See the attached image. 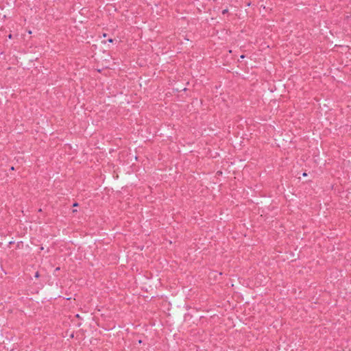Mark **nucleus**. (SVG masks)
<instances>
[{
  "mask_svg": "<svg viewBox=\"0 0 351 351\" xmlns=\"http://www.w3.org/2000/svg\"><path fill=\"white\" fill-rule=\"evenodd\" d=\"M227 12H228V10H227V9L223 10L222 11V14H226V13H227Z\"/></svg>",
  "mask_w": 351,
  "mask_h": 351,
  "instance_id": "nucleus-1",
  "label": "nucleus"
},
{
  "mask_svg": "<svg viewBox=\"0 0 351 351\" xmlns=\"http://www.w3.org/2000/svg\"><path fill=\"white\" fill-rule=\"evenodd\" d=\"M77 206V203H75V204H73V206Z\"/></svg>",
  "mask_w": 351,
  "mask_h": 351,
  "instance_id": "nucleus-5",
  "label": "nucleus"
},
{
  "mask_svg": "<svg viewBox=\"0 0 351 351\" xmlns=\"http://www.w3.org/2000/svg\"><path fill=\"white\" fill-rule=\"evenodd\" d=\"M35 277H36V278H38V277H39V273H38V271H37V272H36V274H35Z\"/></svg>",
  "mask_w": 351,
  "mask_h": 351,
  "instance_id": "nucleus-2",
  "label": "nucleus"
},
{
  "mask_svg": "<svg viewBox=\"0 0 351 351\" xmlns=\"http://www.w3.org/2000/svg\"><path fill=\"white\" fill-rule=\"evenodd\" d=\"M303 176H306V173H303Z\"/></svg>",
  "mask_w": 351,
  "mask_h": 351,
  "instance_id": "nucleus-6",
  "label": "nucleus"
},
{
  "mask_svg": "<svg viewBox=\"0 0 351 351\" xmlns=\"http://www.w3.org/2000/svg\"><path fill=\"white\" fill-rule=\"evenodd\" d=\"M104 37H106V34H104Z\"/></svg>",
  "mask_w": 351,
  "mask_h": 351,
  "instance_id": "nucleus-7",
  "label": "nucleus"
},
{
  "mask_svg": "<svg viewBox=\"0 0 351 351\" xmlns=\"http://www.w3.org/2000/svg\"><path fill=\"white\" fill-rule=\"evenodd\" d=\"M8 38H9L10 39V38H12V34H10V35L8 36Z\"/></svg>",
  "mask_w": 351,
  "mask_h": 351,
  "instance_id": "nucleus-4",
  "label": "nucleus"
},
{
  "mask_svg": "<svg viewBox=\"0 0 351 351\" xmlns=\"http://www.w3.org/2000/svg\"><path fill=\"white\" fill-rule=\"evenodd\" d=\"M108 42H109V43H112V42H113V40H112V38H110V39H108Z\"/></svg>",
  "mask_w": 351,
  "mask_h": 351,
  "instance_id": "nucleus-3",
  "label": "nucleus"
}]
</instances>
